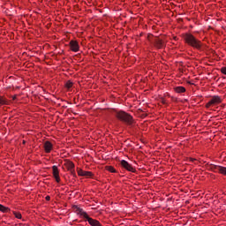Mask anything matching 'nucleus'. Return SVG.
Listing matches in <instances>:
<instances>
[{
	"label": "nucleus",
	"mask_w": 226,
	"mask_h": 226,
	"mask_svg": "<svg viewBox=\"0 0 226 226\" xmlns=\"http://www.w3.org/2000/svg\"><path fill=\"white\" fill-rule=\"evenodd\" d=\"M65 87H66V89H72L73 87V82H72L71 80H68L65 83Z\"/></svg>",
	"instance_id": "obj_17"
},
{
	"label": "nucleus",
	"mask_w": 226,
	"mask_h": 226,
	"mask_svg": "<svg viewBox=\"0 0 226 226\" xmlns=\"http://www.w3.org/2000/svg\"><path fill=\"white\" fill-rule=\"evenodd\" d=\"M220 103H222V97L220 95H214L205 107L206 109H211V107H215V105H220Z\"/></svg>",
	"instance_id": "obj_3"
},
{
	"label": "nucleus",
	"mask_w": 226,
	"mask_h": 226,
	"mask_svg": "<svg viewBox=\"0 0 226 226\" xmlns=\"http://www.w3.org/2000/svg\"><path fill=\"white\" fill-rule=\"evenodd\" d=\"M0 211L1 213H10V207H4L0 204Z\"/></svg>",
	"instance_id": "obj_15"
},
{
	"label": "nucleus",
	"mask_w": 226,
	"mask_h": 226,
	"mask_svg": "<svg viewBox=\"0 0 226 226\" xmlns=\"http://www.w3.org/2000/svg\"><path fill=\"white\" fill-rule=\"evenodd\" d=\"M155 47L156 49H165V41L162 39H157L155 41Z\"/></svg>",
	"instance_id": "obj_13"
},
{
	"label": "nucleus",
	"mask_w": 226,
	"mask_h": 226,
	"mask_svg": "<svg viewBox=\"0 0 226 226\" xmlns=\"http://www.w3.org/2000/svg\"><path fill=\"white\" fill-rule=\"evenodd\" d=\"M72 210L74 211V213H76V215H79V216H82L83 218H87V213L86 211H84V209L80 208L79 206L74 205L72 207Z\"/></svg>",
	"instance_id": "obj_5"
},
{
	"label": "nucleus",
	"mask_w": 226,
	"mask_h": 226,
	"mask_svg": "<svg viewBox=\"0 0 226 226\" xmlns=\"http://www.w3.org/2000/svg\"><path fill=\"white\" fill-rule=\"evenodd\" d=\"M190 161H191V162H195V159L191 158Z\"/></svg>",
	"instance_id": "obj_25"
},
{
	"label": "nucleus",
	"mask_w": 226,
	"mask_h": 226,
	"mask_svg": "<svg viewBox=\"0 0 226 226\" xmlns=\"http://www.w3.org/2000/svg\"><path fill=\"white\" fill-rule=\"evenodd\" d=\"M43 147H44L45 153H50V151H52L53 145L50 141H46L44 143Z\"/></svg>",
	"instance_id": "obj_12"
},
{
	"label": "nucleus",
	"mask_w": 226,
	"mask_h": 226,
	"mask_svg": "<svg viewBox=\"0 0 226 226\" xmlns=\"http://www.w3.org/2000/svg\"><path fill=\"white\" fill-rule=\"evenodd\" d=\"M108 170H109V172H116V169H114V167H112V166H109V167L108 168Z\"/></svg>",
	"instance_id": "obj_19"
},
{
	"label": "nucleus",
	"mask_w": 226,
	"mask_h": 226,
	"mask_svg": "<svg viewBox=\"0 0 226 226\" xmlns=\"http://www.w3.org/2000/svg\"><path fill=\"white\" fill-rule=\"evenodd\" d=\"M13 215L18 220H22V214L20 212H13Z\"/></svg>",
	"instance_id": "obj_18"
},
{
	"label": "nucleus",
	"mask_w": 226,
	"mask_h": 226,
	"mask_svg": "<svg viewBox=\"0 0 226 226\" xmlns=\"http://www.w3.org/2000/svg\"><path fill=\"white\" fill-rule=\"evenodd\" d=\"M116 117L118 118L119 121L126 123V124H133V117L124 111H117L116 113Z\"/></svg>",
	"instance_id": "obj_2"
},
{
	"label": "nucleus",
	"mask_w": 226,
	"mask_h": 226,
	"mask_svg": "<svg viewBox=\"0 0 226 226\" xmlns=\"http://www.w3.org/2000/svg\"><path fill=\"white\" fill-rule=\"evenodd\" d=\"M69 172H71V174H72V176H75V168H73L72 170H69Z\"/></svg>",
	"instance_id": "obj_23"
},
{
	"label": "nucleus",
	"mask_w": 226,
	"mask_h": 226,
	"mask_svg": "<svg viewBox=\"0 0 226 226\" xmlns=\"http://www.w3.org/2000/svg\"><path fill=\"white\" fill-rule=\"evenodd\" d=\"M69 47L72 52H79V50H80V46L77 41H71Z\"/></svg>",
	"instance_id": "obj_7"
},
{
	"label": "nucleus",
	"mask_w": 226,
	"mask_h": 226,
	"mask_svg": "<svg viewBox=\"0 0 226 226\" xmlns=\"http://www.w3.org/2000/svg\"><path fill=\"white\" fill-rule=\"evenodd\" d=\"M184 40L187 45H190L191 47H193V49H197L200 50V49H202V41L195 38L193 34H185L184 36Z\"/></svg>",
	"instance_id": "obj_1"
},
{
	"label": "nucleus",
	"mask_w": 226,
	"mask_h": 226,
	"mask_svg": "<svg viewBox=\"0 0 226 226\" xmlns=\"http://www.w3.org/2000/svg\"><path fill=\"white\" fill-rule=\"evenodd\" d=\"M0 105H8L7 99L3 95H0Z\"/></svg>",
	"instance_id": "obj_16"
},
{
	"label": "nucleus",
	"mask_w": 226,
	"mask_h": 226,
	"mask_svg": "<svg viewBox=\"0 0 226 226\" xmlns=\"http://www.w3.org/2000/svg\"><path fill=\"white\" fill-rule=\"evenodd\" d=\"M214 172H219V174H222V176H226V167L214 166Z\"/></svg>",
	"instance_id": "obj_10"
},
{
	"label": "nucleus",
	"mask_w": 226,
	"mask_h": 226,
	"mask_svg": "<svg viewBox=\"0 0 226 226\" xmlns=\"http://www.w3.org/2000/svg\"><path fill=\"white\" fill-rule=\"evenodd\" d=\"M221 72L223 73V75H226V67L221 68Z\"/></svg>",
	"instance_id": "obj_21"
},
{
	"label": "nucleus",
	"mask_w": 226,
	"mask_h": 226,
	"mask_svg": "<svg viewBox=\"0 0 226 226\" xmlns=\"http://www.w3.org/2000/svg\"><path fill=\"white\" fill-rule=\"evenodd\" d=\"M64 165L69 171L73 170V169H75V164L73 163V162L70 160H65Z\"/></svg>",
	"instance_id": "obj_11"
},
{
	"label": "nucleus",
	"mask_w": 226,
	"mask_h": 226,
	"mask_svg": "<svg viewBox=\"0 0 226 226\" xmlns=\"http://www.w3.org/2000/svg\"><path fill=\"white\" fill-rule=\"evenodd\" d=\"M78 176L85 177H93V172L91 171H84L82 169L77 168Z\"/></svg>",
	"instance_id": "obj_8"
},
{
	"label": "nucleus",
	"mask_w": 226,
	"mask_h": 226,
	"mask_svg": "<svg viewBox=\"0 0 226 226\" xmlns=\"http://www.w3.org/2000/svg\"><path fill=\"white\" fill-rule=\"evenodd\" d=\"M120 164L124 169H125V170H128V172H137V170H135V168L132 166V164H129L125 160H122Z\"/></svg>",
	"instance_id": "obj_4"
},
{
	"label": "nucleus",
	"mask_w": 226,
	"mask_h": 226,
	"mask_svg": "<svg viewBox=\"0 0 226 226\" xmlns=\"http://www.w3.org/2000/svg\"><path fill=\"white\" fill-rule=\"evenodd\" d=\"M174 90L176 93H178V94L186 93V88H185L184 87H176Z\"/></svg>",
	"instance_id": "obj_14"
},
{
	"label": "nucleus",
	"mask_w": 226,
	"mask_h": 226,
	"mask_svg": "<svg viewBox=\"0 0 226 226\" xmlns=\"http://www.w3.org/2000/svg\"><path fill=\"white\" fill-rule=\"evenodd\" d=\"M161 103H162V105H167V100L161 98Z\"/></svg>",
	"instance_id": "obj_20"
},
{
	"label": "nucleus",
	"mask_w": 226,
	"mask_h": 226,
	"mask_svg": "<svg viewBox=\"0 0 226 226\" xmlns=\"http://www.w3.org/2000/svg\"><path fill=\"white\" fill-rule=\"evenodd\" d=\"M46 200H50V196H46Z\"/></svg>",
	"instance_id": "obj_24"
},
{
	"label": "nucleus",
	"mask_w": 226,
	"mask_h": 226,
	"mask_svg": "<svg viewBox=\"0 0 226 226\" xmlns=\"http://www.w3.org/2000/svg\"><path fill=\"white\" fill-rule=\"evenodd\" d=\"M69 172H71V174H72V176H75V168H73L72 170H69Z\"/></svg>",
	"instance_id": "obj_22"
},
{
	"label": "nucleus",
	"mask_w": 226,
	"mask_h": 226,
	"mask_svg": "<svg viewBox=\"0 0 226 226\" xmlns=\"http://www.w3.org/2000/svg\"><path fill=\"white\" fill-rule=\"evenodd\" d=\"M86 220H87L89 225L91 226H102V223H100V222L96 219H93L91 217H89V215H87V217H85Z\"/></svg>",
	"instance_id": "obj_9"
},
{
	"label": "nucleus",
	"mask_w": 226,
	"mask_h": 226,
	"mask_svg": "<svg viewBox=\"0 0 226 226\" xmlns=\"http://www.w3.org/2000/svg\"><path fill=\"white\" fill-rule=\"evenodd\" d=\"M52 174L56 183H61V177H59V169L57 166H52Z\"/></svg>",
	"instance_id": "obj_6"
}]
</instances>
